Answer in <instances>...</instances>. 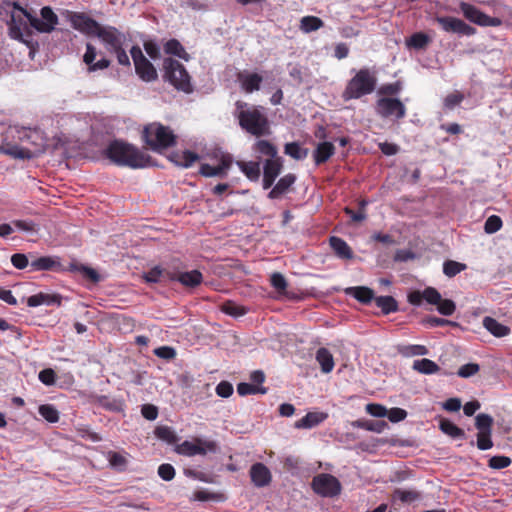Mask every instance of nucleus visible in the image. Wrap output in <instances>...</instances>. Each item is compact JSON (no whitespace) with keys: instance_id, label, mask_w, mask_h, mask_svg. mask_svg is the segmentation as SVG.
I'll list each match as a JSON object with an SVG mask.
<instances>
[{"instance_id":"c9c22d12","label":"nucleus","mask_w":512,"mask_h":512,"mask_svg":"<svg viewBox=\"0 0 512 512\" xmlns=\"http://www.w3.org/2000/svg\"><path fill=\"white\" fill-rule=\"evenodd\" d=\"M69 270L79 272L85 279L92 283H98L100 281L99 273L91 267L72 263L70 264Z\"/></svg>"},{"instance_id":"774afa93","label":"nucleus","mask_w":512,"mask_h":512,"mask_svg":"<svg viewBox=\"0 0 512 512\" xmlns=\"http://www.w3.org/2000/svg\"><path fill=\"white\" fill-rule=\"evenodd\" d=\"M386 416L391 422L397 423L404 420L407 417V412L402 408L394 407L391 408L390 410H387Z\"/></svg>"},{"instance_id":"5fc2aeb1","label":"nucleus","mask_w":512,"mask_h":512,"mask_svg":"<svg viewBox=\"0 0 512 512\" xmlns=\"http://www.w3.org/2000/svg\"><path fill=\"white\" fill-rule=\"evenodd\" d=\"M401 90H402V83L400 81H396L393 83L383 84L378 89V94L390 97V96L399 94Z\"/></svg>"},{"instance_id":"f704fd0d","label":"nucleus","mask_w":512,"mask_h":512,"mask_svg":"<svg viewBox=\"0 0 512 512\" xmlns=\"http://www.w3.org/2000/svg\"><path fill=\"white\" fill-rule=\"evenodd\" d=\"M263 78L257 73H250L240 78L241 86L247 93L260 89Z\"/></svg>"},{"instance_id":"37998d69","label":"nucleus","mask_w":512,"mask_h":512,"mask_svg":"<svg viewBox=\"0 0 512 512\" xmlns=\"http://www.w3.org/2000/svg\"><path fill=\"white\" fill-rule=\"evenodd\" d=\"M107 460L110 464V466L117 471H124L127 467V459L124 455L115 452V451H108L107 452Z\"/></svg>"},{"instance_id":"79ce46f5","label":"nucleus","mask_w":512,"mask_h":512,"mask_svg":"<svg viewBox=\"0 0 512 512\" xmlns=\"http://www.w3.org/2000/svg\"><path fill=\"white\" fill-rule=\"evenodd\" d=\"M25 25L22 16L11 15V21L9 23V34L13 39L21 40L23 37L22 26Z\"/></svg>"},{"instance_id":"f257e3e1","label":"nucleus","mask_w":512,"mask_h":512,"mask_svg":"<svg viewBox=\"0 0 512 512\" xmlns=\"http://www.w3.org/2000/svg\"><path fill=\"white\" fill-rule=\"evenodd\" d=\"M236 117L239 126L247 133L260 138L271 134L270 122L261 106H248L244 101H237Z\"/></svg>"},{"instance_id":"473e14b6","label":"nucleus","mask_w":512,"mask_h":512,"mask_svg":"<svg viewBox=\"0 0 512 512\" xmlns=\"http://www.w3.org/2000/svg\"><path fill=\"white\" fill-rule=\"evenodd\" d=\"M377 307L381 309L384 315L397 312L399 310L398 302L393 296H378L374 299Z\"/></svg>"},{"instance_id":"58836bf2","label":"nucleus","mask_w":512,"mask_h":512,"mask_svg":"<svg viewBox=\"0 0 512 512\" xmlns=\"http://www.w3.org/2000/svg\"><path fill=\"white\" fill-rule=\"evenodd\" d=\"M324 26L322 19L316 16H304L300 20V29L304 33L316 31Z\"/></svg>"},{"instance_id":"680f3d73","label":"nucleus","mask_w":512,"mask_h":512,"mask_svg":"<svg viewBox=\"0 0 512 512\" xmlns=\"http://www.w3.org/2000/svg\"><path fill=\"white\" fill-rule=\"evenodd\" d=\"M199 155L190 150H186L182 153L181 160L176 161L177 165L188 168L191 167L197 160Z\"/></svg>"},{"instance_id":"6ab92c4d","label":"nucleus","mask_w":512,"mask_h":512,"mask_svg":"<svg viewBox=\"0 0 512 512\" xmlns=\"http://www.w3.org/2000/svg\"><path fill=\"white\" fill-rule=\"evenodd\" d=\"M249 475L252 483L259 488L268 486L272 481L270 470L266 465L260 462L250 467Z\"/></svg>"},{"instance_id":"4468645a","label":"nucleus","mask_w":512,"mask_h":512,"mask_svg":"<svg viewBox=\"0 0 512 512\" xmlns=\"http://www.w3.org/2000/svg\"><path fill=\"white\" fill-rule=\"evenodd\" d=\"M97 37L107 46L109 52L119 49L126 42V35L114 26H102Z\"/></svg>"},{"instance_id":"09e8293b","label":"nucleus","mask_w":512,"mask_h":512,"mask_svg":"<svg viewBox=\"0 0 512 512\" xmlns=\"http://www.w3.org/2000/svg\"><path fill=\"white\" fill-rule=\"evenodd\" d=\"M399 352L406 357L422 356L429 353L428 349L424 345H405L399 348Z\"/></svg>"},{"instance_id":"13d9d810","label":"nucleus","mask_w":512,"mask_h":512,"mask_svg":"<svg viewBox=\"0 0 512 512\" xmlns=\"http://www.w3.org/2000/svg\"><path fill=\"white\" fill-rule=\"evenodd\" d=\"M270 283L280 294H284L288 286L285 277L278 272H275L271 275Z\"/></svg>"},{"instance_id":"c85d7f7f","label":"nucleus","mask_w":512,"mask_h":512,"mask_svg":"<svg viewBox=\"0 0 512 512\" xmlns=\"http://www.w3.org/2000/svg\"><path fill=\"white\" fill-rule=\"evenodd\" d=\"M236 165L239 167L241 172L250 180L258 181L261 175L260 162L259 161H236Z\"/></svg>"},{"instance_id":"338daca9","label":"nucleus","mask_w":512,"mask_h":512,"mask_svg":"<svg viewBox=\"0 0 512 512\" xmlns=\"http://www.w3.org/2000/svg\"><path fill=\"white\" fill-rule=\"evenodd\" d=\"M158 475L164 481H171L175 477V469L171 464H161L158 467Z\"/></svg>"},{"instance_id":"2f4dec72","label":"nucleus","mask_w":512,"mask_h":512,"mask_svg":"<svg viewBox=\"0 0 512 512\" xmlns=\"http://www.w3.org/2000/svg\"><path fill=\"white\" fill-rule=\"evenodd\" d=\"M316 360L321 366L323 373H330L334 368L333 355L327 348H319L316 352Z\"/></svg>"},{"instance_id":"bb28decb","label":"nucleus","mask_w":512,"mask_h":512,"mask_svg":"<svg viewBox=\"0 0 512 512\" xmlns=\"http://www.w3.org/2000/svg\"><path fill=\"white\" fill-rule=\"evenodd\" d=\"M331 248L338 258L349 260L353 258V251L351 247L342 238L332 236L329 239Z\"/></svg>"},{"instance_id":"1a4fd4ad","label":"nucleus","mask_w":512,"mask_h":512,"mask_svg":"<svg viewBox=\"0 0 512 512\" xmlns=\"http://www.w3.org/2000/svg\"><path fill=\"white\" fill-rule=\"evenodd\" d=\"M459 7L464 17L476 25L482 27H498L502 24L500 18L491 17L470 3L461 2Z\"/></svg>"},{"instance_id":"393cba45","label":"nucleus","mask_w":512,"mask_h":512,"mask_svg":"<svg viewBox=\"0 0 512 512\" xmlns=\"http://www.w3.org/2000/svg\"><path fill=\"white\" fill-rule=\"evenodd\" d=\"M328 418V414L324 412H308L303 418L295 422L297 429L313 428Z\"/></svg>"},{"instance_id":"7c9ffc66","label":"nucleus","mask_w":512,"mask_h":512,"mask_svg":"<svg viewBox=\"0 0 512 512\" xmlns=\"http://www.w3.org/2000/svg\"><path fill=\"white\" fill-rule=\"evenodd\" d=\"M440 430L450 436L453 439H465L466 434L465 431L455 425L452 421L446 418H441L439 422Z\"/></svg>"},{"instance_id":"bf43d9fd","label":"nucleus","mask_w":512,"mask_h":512,"mask_svg":"<svg viewBox=\"0 0 512 512\" xmlns=\"http://www.w3.org/2000/svg\"><path fill=\"white\" fill-rule=\"evenodd\" d=\"M492 432H478L477 433V447L480 450H488L493 447L491 438Z\"/></svg>"},{"instance_id":"8fccbe9b","label":"nucleus","mask_w":512,"mask_h":512,"mask_svg":"<svg viewBox=\"0 0 512 512\" xmlns=\"http://www.w3.org/2000/svg\"><path fill=\"white\" fill-rule=\"evenodd\" d=\"M475 427L478 429V432H492V416L485 413L478 414L475 418Z\"/></svg>"},{"instance_id":"c756f323","label":"nucleus","mask_w":512,"mask_h":512,"mask_svg":"<svg viewBox=\"0 0 512 512\" xmlns=\"http://www.w3.org/2000/svg\"><path fill=\"white\" fill-rule=\"evenodd\" d=\"M1 149L5 154L10 155L16 159H30L35 155L36 152L39 151L38 149L32 151L28 148H24L19 145L10 143H6L5 145L2 146Z\"/></svg>"},{"instance_id":"052dcab7","label":"nucleus","mask_w":512,"mask_h":512,"mask_svg":"<svg viewBox=\"0 0 512 512\" xmlns=\"http://www.w3.org/2000/svg\"><path fill=\"white\" fill-rule=\"evenodd\" d=\"M30 261L29 256L23 253H15L11 256L12 265L19 270H23L30 266Z\"/></svg>"},{"instance_id":"7ed1b4c3","label":"nucleus","mask_w":512,"mask_h":512,"mask_svg":"<svg viewBox=\"0 0 512 512\" xmlns=\"http://www.w3.org/2000/svg\"><path fill=\"white\" fill-rule=\"evenodd\" d=\"M377 87V72L368 67L357 70L354 76L347 82L342 98L345 101L360 99L372 94Z\"/></svg>"},{"instance_id":"a211bd4d","label":"nucleus","mask_w":512,"mask_h":512,"mask_svg":"<svg viewBox=\"0 0 512 512\" xmlns=\"http://www.w3.org/2000/svg\"><path fill=\"white\" fill-rule=\"evenodd\" d=\"M167 278L188 288L198 287L203 281V275L199 270L167 273Z\"/></svg>"},{"instance_id":"aec40b11","label":"nucleus","mask_w":512,"mask_h":512,"mask_svg":"<svg viewBox=\"0 0 512 512\" xmlns=\"http://www.w3.org/2000/svg\"><path fill=\"white\" fill-rule=\"evenodd\" d=\"M252 151L259 160L263 157L274 159L279 156L277 146L265 139L256 140L252 145Z\"/></svg>"},{"instance_id":"412c9836","label":"nucleus","mask_w":512,"mask_h":512,"mask_svg":"<svg viewBox=\"0 0 512 512\" xmlns=\"http://www.w3.org/2000/svg\"><path fill=\"white\" fill-rule=\"evenodd\" d=\"M296 179L297 177L293 173H288L282 176L268 193V198L271 200L279 199L290 190V188L295 184Z\"/></svg>"},{"instance_id":"5701e85b","label":"nucleus","mask_w":512,"mask_h":512,"mask_svg":"<svg viewBox=\"0 0 512 512\" xmlns=\"http://www.w3.org/2000/svg\"><path fill=\"white\" fill-rule=\"evenodd\" d=\"M345 294L354 297L364 305L370 304L375 299L374 291L366 286H354L345 289Z\"/></svg>"},{"instance_id":"a878e982","label":"nucleus","mask_w":512,"mask_h":512,"mask_svg":"<svg viewBox=\"0 0 512 512\" xmlns=\"http://www.w3.org/2000/svg\"><path fill=\"white\" fill-rule=\"evenodd\" d=\"M136 74L145 82L155 81L158 77L157 70L154 65L146 58L140 62H136Z\"/></svg>"},{"instance_id":"f3484780","label":"nucleus","mask_w":512,"mask_h":512,"mask_svg":"<svg viewBox=\"0 0 512 512\" xmlns=\"http://www.w3.org/2000/svg\"><path fill=\"white\" fill-rule=\"evenodd\" d=\"M283 168V159L278 156L274 159H265L263 165V189H269L273 186L276 178L280 175Z\"/></svg>"},{"instance_id":"dca6fc26","label":"nucleus","mask_w":512,"mask_h":512,"mask_svg":"<svg viewBox=\"0 0 512 512\" xmlns=\"http://www.w3.org/2000/svg\"><path fill=\"white\" fill-rule=\"evenodd\" d=\"M30 271H51V272H63L64 266L61 263V259L58 256H41L35 257L30 255Z\"/></svg>"},{"instance_id":"9b49d317","label":"nucleus","mask_w":512,"mask_h":512,"mask_svg":"<svg viewBox=\"0 0 512 512\" xmlns=\"http://www.w3.org/2000/svg\"><path fill=\"white\" fill-rule=\"evenodd\" d=\"M71 26L87 36L98 35L102 25L84 12H70L68 16Z\"/></svg>"},{"instance_id":"c03bdc74","label":"nucleus","mask_w":512,"mask_h":512,"mask_svg":"<svg viewBox=\"0 0 512 512\" xmlns=\"http://www.w3.org/2000/svg\"><path fill=\"white\" fill-rule=\"evenodd\" d=\"M393 498L398 499L403 503H412L421 498L420 492L416 490H404V489H395L393 493Z\"/></svg>"},{"instance_id":"6e6d98bb","label":"nucleus","mask_w":512,"mask_h":512,"mask_svg":"<svg viewBox=\"0 0 512 512\" xmlns=\"http://www.w3.org/2000/svg\"><path fill=\"white\" fill-rule=\"evenodd\" d=\"M511 463L512 460L508 456L496 455L489 459L488 466L492 469L499 470L510 466Z\"/></svg>"},{"instance_id":"69168bd1","label":"nucleus","mask_w":512,"mask_h":512,"mask_svg":"<svg viewBox=\"0 0 512 512\" xmlns=\"http://www.w3.org/2000/svg\"><path fill=\"white\" fill-rule=\"evenodd\" d=\"M38 378L43 384L51 386L55 384L56 373L53 369L46 368L39 372Z\"/></svg>"},{"instance_id":"603ef678","label":"nucleus","mask_w":512,"mask_h":512,"mask_svg":"<svg viewBox=\"0 0 512 512\" xmlns=\"http://www.w3.org/2000/svg\"><path fill=\"white\" fill-rule=\"evenodd\" d=\"M154 434L157 438L166 441L167 443L173 444L177 440V436L174 430L169 426H158L156 427Z\"/></svg>"},{"instance_id":"f03ea898","label":"nucleus","mask_w":512,"mask_h":512,"mask_svg":"<svg viewBox=\"0 0 512 512\" xmlns=\"http://www.w3.org/2000/svg\"><path fill=\"white\" fill-rule=\"evenodd\" d=\"M104 155L112 163L132 169L144 168L150 163V156L122 140L111 141L106 147Z\"/></svg>"},{"instance_id":"4be33fe9","label":"nucleus","mask_w":512,"mask_h":512,"mask_svg":"<svg viewBox=\"0 0 512 512\" xmlns=\"http://www.w3.org/2000/svg\"><path fill=\"white\" fill-rule=\"evenodd\" d=\"M62 297L59 294H48L40 292L32 295L27 299V305L29 307H37L40 305H57L60 306Z\"/></svg>"},{"instance_id":"4c0bfd02","label":"nucleus","mask_w":512,"mask_h":512,"mask_svg":"<svg viewBox=\"0 0 512 512\" xmlns=\"http://www.w3.org/2000/svg\"><path fill=\"white\" fill-rule=\"evenodd\" d=\"M430 43V38L427 34L423 32H416L412 34L406 40V46L408 48H413L416 50H421L426 48V46Z\"/></svg>"},{"instance_id":"ddd939ff","label":"nucleus","mask_w":512,"mask_h":512,"mask_svg":"<svg viewBox=\"0 0 512 512\" xmlns=\"http://www.w3.org/2000/svg\"><path fill=\"white\" fill-rule=\"evenodd\" d=\"M436 22L445 32L456 33L459 35L472 36L476 29L463 20L452 16H438Z\"/></svg>"},{"instance_id":"39448f33","label":"nucleus","mask_w":512,"mask_h":512,"mask_svg":"<svg viewBox=\"0 0 512 512\" xmlns=\"http://www.w3.org/2000/svg\"><path fill=\"white\" fill-rule=\"evenodd\" d=\"M407 300L411 305L420 306L423 301L431 305H437V310L444 316L452 315L456 310L454 301L442 299L441 294L434 287H427L424 290H413L409 292Z\"/></svg>"},{"instance_id":"cd10ccee","label":"nucleus","mask_w":512,"mask_h":512,"mask_svg":"<svg viewBox=\"0 0 512 512\" xmlns=\"http://www.w3.org/2000/svg\"><path fill=\"white\" fill-rule=\"evenodd\" d=\"M484 328L489 331L493 336L501 338L510 333V327L500 323L495 318L486 316L483 319Z\"/></svg>"},{"instance_id":"e433bc0d","label":"nucleus","mask_w":512,"mask_h":512,"mask_svg":"<svg viewBox=\"0 0 512 512\" xmlns=\"http://www.w3.org/2000/svg\"><path fill=\"white\" fill-rule=\"evenodd\" d=\"M353 425L377 433L383 432L388 427V424L384 420H357Z\"/></svg>"},{"instance_id":"ea45409f","label":"nucleus","mask_w":512,"mask_h":512,"mask_svg":"<svg viewBox=\"0 0 512 512\" xmlns=\"http://www.w3.org/2000/svg\"><path fill=\"white\" fill-rule=\"evenodd\" d=\"M284 152L295 160H303L308 156L309 150L302 148L298 142H290L285 145Z\"/></svg>"},{"instance_id":"0eeeda50","label":"nucleus","mask_w":512,"mask_h":512,"mask_svg":"<svg viewBox=\"0 0 512 512\" xmlns=\"http://www.w3.org/2000/svg\"><path fill=\"white\" fill-rule=\"evenodd\" d=\"M14 10L19 11L24 18L29 21L31 27L40 33H51L58 24V16L51 7L45 6L40 10L42 19L34 16L30 11L22 7L19 3H13Z\"/></svg>"},{"instance_id":"3c124183","label":"nucleus","mask_w":512,"mask_h":512,"mask_svg":"<svg viewBox=\"0 0 512 512\" xmlns=\"http://www.w3.org/2000/svg\"><path fill=\"white\" fill-rule=\"evenodd\" d=\"M168 271H165L160 266H154L143 274V279L147 283H159L164 276L167 277Z\"/></svg>"},{"instance_id":"9d476101","label":"nucleus","mask_w":512,"mask_h":512,"mask_svg":"<svg viewBox=\"0 0 512 512\" xmlns=\"http://www.w3.org/2000/svg\"><path fill=\"white\" fill-rule=\"evenodd\" d=\"M377 113L383 118L403 119L406 116V107L398 98L381 97L376 102Z\"/></svg>"},{"instance_id":"de8ad7c7","label":"nucleus","mask_w":512,"mask_h":512,"mask_svg":"<svg viewBox=\"0 0 512 512\" xmlns=\"http://www.w3.org/2000/svg\"><path fill=\"white\" fill-rule=\"evenodd\" d=\"M38 412L49 423H56L59 421V412L51 404L40 405Z\"/></svg>"},{"instance_id":"4d7b16f0","label":"nucleus","mask_w":512,"mask_h":512,"mask_svg":"<svg viewBox=\"0 0 512 512\" xmlns=\"http://www.w3.org/2000/svg\"><path fill=\"white\" fill-rule=\"evenodd\" d=\"M97 402L100 406H102L103 408L109 410V411H120L122 409V403L115 400V399H110L108 396L106 395H102V396H99L98 399H97Z\"/></svg>"},{"instance_id":"72a5a7b5","label":"nucleus","mask_w":512,"mask_h":512,"mask_svg":"<svg viewBox=\"0 0 512 512\" xmlns=\"http://www.w3.org/2000/svg\"><path fill=\"white\" fill-rule=\"evenodd\" d=\"M412 368L418 373L425 375L436 374L440 371V366L436 362L427 358L415 360L413 362Z\"/></svg>"},{"instance_id":"20e7f679","label":"nucleus","mask_w":512,"mask_h":512,"mask_svg":"<svg viewBox=\"0 0 512 512\" xmlns=\"http://www.w3.org/2000/svg\"><path fill=\"white\" fill-rule=\"evenodd\" d=\"M142 138L151 150L157 152L173 147L177 143V137L173 130L159 122L146 125L143 129Z\"/></svg>"},{"instance_id":"423d86ee","label":"nucleus","mask_w":512,"mask_h":512,"mask_svg":"<svg viewBox=\"0 0 512 512\" xmlns=\"http://www.w3.org/2000/svg\"><path fill=\"white\" fill-rule=\"evenodd\" d=\"M163 68L164 79L177 90L187 94L193 92L191 77L182 63L173 58H166L163 62Z\"/></svg>"},{"instance_id":"864d4df0","label":"nucleus","mask_w":512,"mask_h":512,"mask_svg":"<svg viewBox=\"0 0 512 512\" xmlns=\"http://www.w3.org/2000/svg\"><path fill=\"white\" fill-rule=\"evenodd\" d=\"M502 219L497 215H491L487 218L484 224V231L487 234H493L502 228Z\"/></svg>"},{"instance_id":"2eb2a0df","label":"nucleus","mask_w":512,"mask_h":512,"mask_svg":"<svg viewBox=\"0 0 512 512\" xmlns=\"http://www.w3.org/2000/svg\"><path fill=\"white\" fill-rule=\"evenodd\" d=\"M233 163V158L229 153H220L219 164L211 166L209 164H202L199 173L204 177H221L227 176V172Z\"/></svg>"},{"instance_id":"a19ab883","label":"nucleus","mask_w":512,"mask_h":512,"mask_svg":"<svg viewBox=\"0 0 512 512\" xmlns=\"http://www.w3.org/2000/svg\"><path fill=\"white\" fill-rule=\"evenodd\" d=\"M164 51L166 54L175 55L185 60H188V54L177 39H170L164 44Z\"/></svg>"},{"instance_id":"6e6552de","label":"nucleus","mask_w":512,"mask_h":512,"mask_svg":"<svg viewBox=\"0 0 512 512\" xmlns=\"http://www.w3.org/2000/svg\"><path fill=\"white\" fill-rule=\"evenodd\" d=\"M313 491L322 497H335L341 493V483L333 475L321 473L312 479Z\"/></svg>"},{"instance_id":"49530a36","label":"nucleus","mask_w":512,"mask_h":512,"mask_svg":"<svg viewBox=\"0 0 512 512\" xmlns=\"http://www.w3.org/2000/svg\"><path fill=\"white\" fill-rule=\"evenodd\" d=\"M237 392L241 396L252 394H265L267 392V388L255 384L242 382L237 385Z\"/></svg>"},{"instance_id":"b1692460","label":"nucleus","mask_w":512,"mask_h":512,"mask_svg":"<svg viewBox=\"0 0 512 512\" xmlns=\"http://www.w3.org/2000/svg\"><path fill=\"white\" fill-rule=\"evenodd\" d=\"M335 150L333 143L328 141L320 142L313 152L315 164L319 166L326 163L335 154Z\"/></svg>"},{"instance_id":"a18cd8bd","label":"nucleus","mask_w":512,"mask_h":512,"mask_svg":"<svg viewBox=\"0 0 512 512\" xmlns=\"http://www.w3.org/2000/svg\"><path fill=\"white\" fill-rule=\"evenodd\" d=\"M466 269V264L454 260H446L443 263V273L449 278L456 276Z\"/></svg>"},{"instance_id":"e2e57ef3","label":"nucleus","mask_w":512,"mask_h":512,"mask_svg":"<svg viewBox=\"0 0 512 512\" xmlns=\"http://www.w3.org/2000/svg\"><path fill=\"white\" fill-rule=\"evenodd\" d=\"M153 353L157 357L168 361L173 360L177 355L176 350L171 346H160L154 349Z\"/></svg>"},{"instance_id":"f8f14e48","label":"nucleus","mask_w":512,"mask_h":512,"mask_svg":"<svg viewBox=\"0 0 512 512\" xmlns=\"http://www.w3.org/2000/svg\"><path fill=\"white\" fill-rule=\"evenodd\" d=\"M217 445L214 441H203L200 438H195L193 441L185 440L177 446V453L192 457L195 455H206L208 451L215 452Z\"/></svg>"},{"instance_id":"0e129e2a","label":"nucleus","mask_w":512,"mask_h":512,"mask_svg":"<svg viewBox=\"0 0 512 512\" xmlns=\"http://www.w3.org/2000/svg\"><path fill=\"white\" fill-rule=\"evenodd\" d=\"M480 370V366L476 363H468V364H465V365H462L457 374L458 376L462 377V378H468V377H471L475 374H477Z\"/></svg>"}]
</instances>
